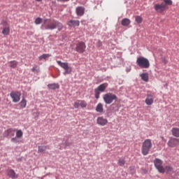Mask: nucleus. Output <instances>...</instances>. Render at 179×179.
Masks as SVG:
<instances>
[{
  "mask_svg": "<svg viewBox=\"0 0 179 179\" xmlns=\"http://www.w3.org/2000/svg\"><path fill=\"white\" fill-rule=\"evenodd\" d=\"M41 29L43 30H55V29H57L59 31H61L64 29V25L54 19H45L43 24L41 25Z\"/></svg>",
  "mask_w": 179,
  "mask_h": 179,
  "instance_id": "1",
  "label": "nucleus"
},
{
  "mask_svg": "<svg viewBox=\"0 0 179 179\" xmlns=\"http://www.w3.org/2000/svg\"><path fill=\"white\" fill-rule=\"evenodd\" d=\"M152 140L150 139H146L143 143V145L141 148V152L143 156H147V155H149V152H150V150L152 149Z\"/></svg>",
  "mask_w": 179,
  "mask_h": 179,
  "instance_id": "2",
  "label": "nucleus"
},
{
  "mask_svg": "<svg viewBox=\"0 0 179 179\" xmlns=\"http://www.w3.org/2000/svg\"><path fill=\"white\" fill-rule=\"evenodd\" d=\"M136 64L138 65V66H140V68H144L145 69H148L149 66H150V62H149V59L143 57L137 58Z\"/></svg>",
  "mask_w": 179,
  "mask_h": 179,
  "instance_id": "3",
  "label": "nucleus"
},
{
  "mask_svg": "<svg viewBox=\"0 0 179 179\" xmlns=\"http://www.w3.org/2000/svg\"><path fill=\"white\" fill-rule=\"evenodd\" d=\"M108 87V84L107 83L101 84L96 88L94 89V97L95 99H100V93H104L106 92V89Z\"/></svg>",
  "mask_w": 179,
  "mask_h": 179,
  "instance_id": "4",
  "label": "nucleus"
},
{
  "mask_svg": "<svg viewBox=\"0 0 179 179\" xmlns=\"http://www.w3.org/2000/svg\"><path fill=\"white\" fill-rule=\"evenodd\" d=\"M103 101L106 103V104H111L114 100H117V95L113 94V93H107L103 94Z\"/></svg>",
  "mask_w": 179,
  "mask_h": 179,
  "instance_id": "5",
  "label": "nucleus"
},
{
  "mask_svg": "<svg viewBox=\"0 0 179 179\" xmlns=\"http://www.w3.org/2000/svg\"><path fill=\"white\" fill-rule=\"evenodd\" d=\"M57 64L61 66L64 70L63 73L64 75H69L72 72V67L69 66L68 62H62L61 61H57Z\"/></svg>",
  "mask_w": 179,
  "mask_h": 179,
  "instance_id": "6",
  "label": "nucleus"
},
{
  "mask_svg": "<svg viewBox=\"0 0 179 179\" xmlns=\"http://www.w3.org/2000/svg\"><path fill=\"white\" fill-rule=\"evenodd\" d=\"M154 164L159 173H164V167H163V161L159 158H156L154 160Z\"/></svg>",
  "mask_w": 179,
  "mask_h": 179,
  "instance_id": "7",
  "label": "nucleus"
},
{
  "mask_svg": "<svg viewBox=\"0 0 179 179\" xmlns=\"http://www.w3.org/2000/svg\"><path fill=\"white\" fill-rule=\"evenodd\" d=\"M154 9L158 13H163L164 10H166V9H169V7L164 3H162L161 4L156 3L154 5Z\"/></svg>",
  "mask_w": 179,
  "mask_h": 179,
  "instance_id": "8",
  "label": "nucleus"
},
{
  "mask_svg": "<svg viewBox=\"0 0 179 179\" xmlns=\"http://www.w3.org/2000/svg\"><path fill=\"white\" fill-rule=\"evenodd\" d=\"M10 96L13 103H19L22 94L17 91H13L10 92Z\"/></svg>",
  "mask_w": 179,
  "mask_h": 179,
  "instance_id": "9",
  "label": "nucleus"
},
{
  "mask_svg": "<svg viewBox=\"0 0 179 179\" xmlns=\"http://www.w3.org/2000/svg\"><path fill=\"white\" fill-rule=\"evenodd\" d=\"M85 50L86 43H85L84 42H78L76 44V51H77V52H79L80 54H83V52H85Z\"/></svg>",
  "mask_w": 179,
  "mask_h": 179,
  "instance_id": "10",
  "label": "nucleus"
},
{
  "mask_svg": "<svg viewBox=\"0 0 179 179\" xmlns=\"http://www.w3.org/2000/svg\"><path fill=\"white\" fill-rule=\"evenodd\" d=\"M96 123L101 127H105L106 124H108V120L103 117H98L96 119Z\"/></svg>",
  "mask_w": 179,
  "mask_h": 179,
  "instance_id": "11",
  "label": "nucleus"
},
{
  "mask_svg": "<svg viewBox=\"0 0 179 179\" xmlns=\"http://www.w3.org/2000/svg\"><path fill=\"white\" fill-rule=\"evenodd\" d=\"M179 143V139L176 138H171L168 142V146L169 148H176Z\"/></svg>",
  "mask_w": 179,
  "mask_h": 179,
  "instance_id": "12",
  "label": "nucleus"
},
{
  "mask_svg": "<svg viewBox=\"0 0 179 179\" xmlns=\"http://www.w3.org/2000/svg\"><path fill=\"white\" fill-rule=\"evenodd\" d=\"M154 101H155V97H153L152 94H148L145 101V104H147V106H152Z\"/></svg>",
  "mask_w": 179,
  "mask_h": 179,
  "instance_id": "13",
  "label": "nucleus"
},
{
  "mask_svg": "<svg viewBox=\"0 0 179 179\" xmlns=\"http://www.w3.org/2000/svg\"><path fill=\"white\" fill-rule=\"evenodd\" d=\"M7 176H8V177L12 179H15L19 177V176L16 174V172H15L13 169H8L7 171Z\"/></svg>",
  "mask_w": 179,
  "mask_h": 179,
  "instance_id": "14",
  "label": "nucleus"
},
{
  "mask_svg": "<svg viewBox=\"0 0 179 179\" xmlns=\"http://www.w3.org/2000/svg\"><path fill=\"white\" fill-rule=\"evenodd\" d=\"M78 16H83L85 15V7L78 6L76 10Z\"/></svg>",
  "mask_w": 179,
  "mask_h": 179,
  "instance_id": "15",
  "label": "nucleus"
},
{
  "mask_svg": "<svg viewBox=\"0 0 179 179\" xmlns=\"http://www.w3.org/2000/svg\"><path fill=\"white\" fill-rule=\"evenodd\" d=\"M80 23L79 20H71L68 24L70 27H76V26H79Z\"/></svg>",
  "mask_w": 179,
  "mask_h": 179,
  "instance_id": "16",
  "label": "nucleus"
},
{
  "mask_svg": "<svg viewBox=\"0 0 179 179\" xmlns=\"http://www.w3.org/2000/svg\"><path fill=\"white\" fill-rule=\"evenodd\" d=\"M171 133L173 136H175L176 138H179V128H177V127L172 128Z\"/></svg>",
  "mask_w": 179,
  "mask_h": 179,
  "instance_id": "17",
  "label": "nucleus"
},
{
  "mask_svg": "<svg viewBox=\"0 0 179 179\" xmlns=\"http://www.w3.org/2000/svg\"><path fill=\"white\" fill-rule=\"evenodd\" d=\"M16 130L13 129H8V130H6L4 134L5 135H6V136H13L15 135V131Z\"/></svg>",
  "mask_w": 179,
  "mask_h": 179,
  "instance_id": "18",
  "label": "nucleus"
},
{
  "mask_svg": "<svg viewBox=\"0 0 179 179\" xmlns=\"http://www.w3.org/2000/svg\"><path fill=\"white\" fill-rule=\"evenodd\" d=\"M10 33V28L9 26L4 27L2 31V34L3 36H9V34Z\"/></svg>",
  "mask_w": 179,
  "mask_h": 179,
  "instance_id": "19",
  "label": "nucleus"
},
{
  "mask_svg": "<svg viewBox=\"0 0 179 179\" xmlns=\"http://www.w3.org/2000/svg\"><path fill=\"white\" fill-rule=\"evenodd\" d=\"M48 89H51L52 90H55V89H59V84L58 83H52L48 85Z\"/></svg>",
  "mask_w": 179,
  "mask_h": 179,
  "instance_id": "20",
  "label": "nucleus"
},
{
  "mask_svg": "<svg viewBox=\"0 0 179 179\" xmlns=\"http://www.w3.org/2000/svg\"><path fill=\"white\" fill-rule=\"evenodd\" d=\"M166 172L168 174H171L172 173H174V169L171 166H166L164 168V172Z\"/></svg>",
  "mask_w": 179,
  "mask_h": 179,
  "instance_id": "21",
  "label": "nucleus"
},
{
  "mask_svg": "<svg viewBox=\"0 0 179 179\" xmlns=\"http://www.w3.org/2000/svg\"><path fill=\"white\" fill-rule=\"evenodd\" d=\"M131 24V20L128 18H124L122 20V26H129Z\"/></svg>",
  "mask_w": 179,
  "mask_h": 179,
  "instance_id": "22",
  "label": "nucleus"
},
{
  "mask_svg": "<svg viewBox=\"0 0 179 179\" xmlns=\"http://www.w3.org/2000/svg\"><path fill=\"white\" fill-rule=\"evenodd\" d=\"M9 67L13 68L15 69V68H17L18 62L16 60H13L9 62Z\"/></svg>",
  "mask_w": 179,
  "mask_h": 179,
  "instance_id": "23",
  "label": "nucleus"
},
{
  "mask_svg": "<svg viewBox=\"0 0 179 179\" xmlns=\"http://www.w3.org/2000/svg\"><path fill=\"white\" fill-rule=\"evenodd\" d=\"M103 104L101 103H98L96 108V113H103Z\"/></svg>",
  "mask_w": 179,
  "mask_h": 179,
  "instance_id": "24",
  "label": "nucleus"
},
{
  "mask_svg": "<svg viewBox=\"0 0 179 179\" xmlns=\"http://www.w3.org/2000/svg\"><path fill=\"white\" fill-rule=\"evenodd\" d=\"M141 78L144 82H148L149 80V75L146 73L141 74Z\"/></svg>",
  "mask_w": 179,
  "mask_h": 179,
  "instance_id": "25",
  "label": "nucleus"
},
{
  "mask_svg": "<svg viewBox=\"0 0 179 179\" xmlns=\"http://www.w3.org/2000/svg\"><path fill=\"white\" fill-rule=\"evenodd\" d=\"M27 105V101L26 99H22L20 102V108H26V106Z\"/></svg>",
  "mask_w": 179,
  "mask_h": 179,
  "instance_id": "26",
  "label": "nucleus"
},
{
  "mask_svg": "<svg viewBox=\"0 0 179 179\" xmlns=\"http://www.w3.org/2000/svg\"><path fill=\"white\" fill-rule=\"evenodd\" d=\"M117 164L120 167H124V166H125V159L124 158L119 159L117 161Z\"/></svg>",
  "mask_w": 179,
  "mask_h": 179,
  "instance_id": "27",
  "label": "nucleus"
},
{
  "mask_svg": "<svg viewBox=\"0 0 179 179\" xmlns=\"http://www.w3.org/2000/svg\"><path fill=\"white\" fill-rule=\"evenodd\" d=\"M49 57H51V55L43 54V55L39 56L38 59H39V61H41V59H47V58H49Z\"/></svg>",
  "mask_w": 179,
  "mask_h": 179,
  "instance_id": "28",
  "label": "nucleus"
},
{
  "mask_svg": "<svg viewBox=\"0 0 179 179\" xmlns=\"http://www.w3.org/2000/svg\"><path fill=\"white\" fill-rule=\"evenodd\" d=\"M80 106L81 108H86L87 107V103L85 100H80Z\"/></svg>",
  "mask_w": 179,
  "mask_h": 179,
  "instance_id": "29",
  "label": "nucleus"
},
{
  "mask_svg": "<svg viewBox=\"0 0 179 179\" xmlns=\"http://www.w3.org/2000/svg\"><path fill=\"white\" fill-rule=\"evenodd\" d=\"M47 150V146H38V152L39 153H43V152H45Z\"/></svg>",
  "mask_w": 179,
  "mask_h": 179,
  "instance_id": "30",
  "label": "nucleus"
},
{
  "mask_svg": "<svg viewBox=\"0 0 179 179\" xmlns=\"http://www.w3.org/2000/svg\"><path fill=\"white\" fill-rule=\"evenodd\" d=\"M135 20H136V23H138V24H141V23H142L143 19L142 18V17L137 15L135 17Z\"/></svg>",
  "mask_w": 179,
  "mask_h": 179,
  "instance_id": "31",
  "label": "nucleus"
},
{
  "mask_svg": "<svg viewBox=\"0 0 179 179\" xmlns=\"http://www.w3.org/2000/svg\"><path fill=\"white\" fill-rule=\"evenodd\" d=\"M31 71L34 72V73H38L40 72V67L35 66L31 69Z\"/></svg>",
  "mask_w": 179,
  "mask_h": 179,
  "instance_id": "32",
  "label": "nucleus"
},
{
  "mask_svg": "<svg viewBox=\"0 0 179 179\" xmlns=\"http://www.w3.org/2000/svg\"><path fill=\"white\" fill-rule=\"evenodd\" d=\"M74 108H79L80 107V100H78L73 103Z\"/></svg>",
  "mask_w": 179,
  "mask_h": 179,
  "instance_id": "33",
  "label": "nucleus"
},
{
  "mask_svg": "<svg viewBox=\"0 0 179 179\" xmlns=\"http://www.w3.org/2000/svg\"><path fill=\"white\" fill-rule=\"evenodd\" d=\"M23 136V131L22 130H18L16 132V138H22Z\"/></svg>",
  "mask_w": 179,
  "mask_h": 179,
  "instance_id": "34",
  "label": "nucleus"
},
{
  "mask_svg": "<svg viewBox=\"0 0 179 179\" xmlns=\"http://www.w3.org/2000/svg\"><path fill=\"white\" fill-rule=\"evenodd\" d=\"M41 22H43V19H41V17H37L35 20V24H41Z\"/></svg>",
  "mask_w": 179,
  "mask_h": 179,
  "instance_id": "35",
  "label": "nucleus"
},
{
  "mask_svg": "<svg viewBox=\"0 0 179 179\" xmlns=\"http://www.w3.org/2000/svg\"><path fill=\"white\" fill-rule=\"evenodd\" d=\"M165 5H173V1L171 0H164Z\"/></svg>",
  "mask_w": 179,
  "mask_h": 179,
  "instance_id": "36",
  "label": "nucleus"
},
{
  "mask_svg": "<svg viewBox=\"0 0 179 179\" xmlns=\"http://www.w3.org/2000/svg\"><path fill=\"white\" fill-rule=\"evenodd\" d=\"M1 24H2L4 27H8V26H9V24H8V21H6V20H2V21H1Z\"/></svg>",
  "mask_w": 179,
  "mask_h": 179,
  "instance_id": "37",
  "label": "nucleus"
},
{
  "mask_svg": "<svg viewBox=\"0 0 179 179\" xmlns=\"http://www.w3.org/2000/svg\"><path fill=\"white\" fill-rule=\"evenodd\" d=\"M101 45H103V43H101V41L98 40V41L96 43V47L100 48V47H101Z\"/></svg>",
  "mask_w": 179,
  "mask_h": 179,
  "instance_id": "38",
  "label": "nucleus"
},
{
  "mask_svg": "<svg viewBox=\"0 0 179 179\" xmlns=\"http://www.w3.org/2000/svg\"><path fill=\"white\" fill-rule=\"evenodd\" d=\"M11 142H13L14 143H17V142H19V141H17V137H14L11 138Z\"/></svg>",
  "mask_w": 179,
  "mask_h": 179,
  "instance_id": "39",
  "label": "nucleus"
},
{
  "mask_svg": "<svg viewBox=\"0 0 179 179\" xmlns=\"http://www.w3.org/2000/svg\"><path fill=\"white\" fill-rule=\"evenodd\" d=\"M161 139H162V141H164V142H166V139H164L163 136H161Z\"/></svg>",
  "mask_w": 179,
  "mask_h": 179,
  "instance_id": "40",
  "label": "nucleus"
},
{
  "mask_svg": "<svg viewBox=\"0 0 179 179\" xmlns=\"http://www.w3.org/2000/svg\"><path fill=\"white\" fill-rule=\"evenodd\" d=\"M63 2H67V1H69V0H61Z\"/></svg>",
  "mask_w": 179,
  "mask_h": 179,
  "instance_id": "41",
  "label": "nucleus"
},
{
  "mask_svg": "<svg viewBox=\"0 0 179 179\" xmlns=\"http://www.w3.org/2000/svg\"><path fill=\"white\" fill-rule=\"evenodd\" d=\"M37 2H41L43 0H36Z\"/></svg>",
  "mask_w": 179,
  "mask_h": 179,
  "instance_id": "42",
  "label": "nucleus"
},
{
  "mask_svg": "<svg viewBox=\"0 0 179 179\" xmlns=\"http://www.w3.org/2000/svg\"><path fill=\"white\" fill-rule=\"evenodd\" d=\"M0 101H1V98H0Z\"/></svg>",
  "mask_w": 179,
  "mask_h": 179,
  "instance_id": "43",
  "label": "nucleus"
}]
</instances>
